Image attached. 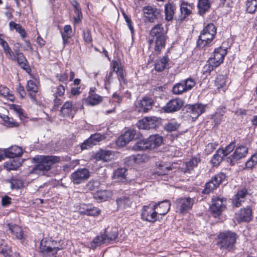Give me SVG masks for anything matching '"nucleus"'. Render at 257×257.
Instances as JSON below:
<instances>
[{"mask_svg": "<svg viewBox=\"0 0 257 257\" xmlns=\"http://www.w3.org/2000/svg\"><path fill=\"white\" fill-rule=\"evenodd\" d=\"M27 90L30 92L29 96L33 101H36V93L38 92V86L36 81L30 80L27 82Z\"/></svg>", "mask_w": 257, "mask_h": 257, "instance_id": "7c9ffc66", "label": "nucleus"}, {"mask_svg": "<svg viewBox=\"0 0 257 257\" xmlns=\"http://www.w3.org/2000/svg\"><path fill=\"white\" fill-rule=\"evenodd\" d=\"M198 13L199 15H204L210 9V3L209 0H198L197 4Z\"/></svg>", "mask_w": 257, "mask_h": 257, "instance_id": "473e14b6", "label": "nucleus"}, {"mask_svg": "<svg viewBox=\"0 0 257 257\" xmlns=\"http://www.w3.org/2000/svg\"><path fill=\"white\" fill-rule=\"evenodd\" d=\"M154 104L153 100L148 97H144L140 101L138 107L139 112H147L152 108Z\"/></svg>", "mask_w": 257, "mask_h": 257, "instance_id": "5701e85b", "label": "nucleus"}, {"mask_svg": "<svg viewBox=\"0 0 257 257\" xmlns=\"http://www.w3.org/2000/svg\"><path fill=\"white\" fill-rule=\"evenodd\" d=\"M257 164V153L252 155L251 157L246 162L245 168L247 169H252Z\"/></svg>", "mask_w": 257, "mask_h": 257, "instance_id": "09e8293b", "label": "nucleus"}, {"mask_svg": "<svg viewBox=\"0 0 257 257\" xmlns=\"http://www.w3.org/2000/svg\"><path fill=\"white\" fill-rule=\"evenodd\" d=\"M222 150L219 149H218L215 155L213 156L211 161L213 165H218L222 161L224 156L222 155Z\"/></svg>", "mask_w": 257, "mask_h": 257, "instance_id": "37998d69", "label": "nucleus"}, {"mask_svg": "<svg viewBox=\"0 0 257 257\" xmlns=\"http://www.w3.org/2000/svg\"><path fill=\"white\" fill-rule=\"evenodd\" d=\"M236 220L239 222H249L252 218V210L249 207L241 209L235 213Z\"/></svg>", "mask_w": 257, "mask_h": 257, "instance_id": "a211bd4d", "label": "nucleus"}, {"mask_svg": "<svg viewBox=\"0 0 257 257\" xmlns=\"http://www.w3.org/2000/svg\"><path fill=\"white\" fill-rule=\"evenodd\" d=\"M1 117L3 119L4 122V124L8 127H17L19 125L18 122L15 121L12 117H10L8 115L3 114L1 115Z\"/></svg>", "mask_w": 257, "mask_h": 257, "instance_id": "a19ab883", "label": "nucleus"}, {"mask_svg": "<svg viewBox=\"0 0 257 257\" xmlns=\"http://www.w3.org/2000/svg\"><path fill=\"white\" fill-rule=\"evenodd\" d=\"M116 203L118 208H125L131 205V201L129 197L122 196L116 199Z\"/></svg>", "mask_w": 257, "mask_h": 257, "instance_id": "58836bf2", "label": "nucleus"}, {"mask_svg": "<svg viewBox=\"0 0 257 257\" xmlns=\"http://www.w3.org/2000/svg\"><path fill=\"white\" fill-rule=\"evenodd\" d=\"M180 126V124L174 119L170 120L165 125V129L168 132H173L176 131Z\"/></svg>", "mask_w": 257, "mask_h": 257, "instance_id": "c03bdc74", "label": "nucleus"}, {"mask_svg": "<svg viewBox=\"0 0 257 257\" xmlns=\"http://www.w3.org/2000/svg\"><path fill=\"white\" fill-rule=\"evenodd\" d=\"M156 171V174L158 175H165L168 173V172L171 170V168L170 167H166L164 165H159V168Z\"/></svg>", "mask_w": 257, "mask_h": 257, "instance_id": "4d7b16f0", "label": "nucleus"}, {"mask_svg": "<svg viewBox=\"0 0 257 257\" xmlns=\"http://www.w3.org/2000/svg\"><path fill=\"white\" fill-rule=\"evenodd\" d=\"M126 169L123 168H118L113 172V178L118 181H122L125 179Z\"/></svg>", "mask_w": 257, "mask_h": 257, "instance_id": "79ce46f5", "label": "nucleus"}, {"mask_svg": "<svg viewBox=\"0 0 257 257\" xmlns=\"http://www.w3.org/2000/svg\"><path fill=\"white\" fill-rule=\"evenodd\" d=\"M169 59L168 56H164L158 59L155 66V69L157 71L162 72L165 69L169 68Z\"/></svg>", "mask_w": 257, "mask_h": 257, "instance_id": "c756f323", "label": "nucleus"}, {"mask_svg": "<svg viewBox=\"0 0 257 257\" xmlns=\"http://www.w3.org/2000/svg\"><path fill=\"white\" fill-rule=\"evenodd\" d=\"M100 185V182L98 180H90L86 185L87 189L94 190L97 189Z\"/></svg>", "mask_w": 257, "mask_h": 257, "instance_id": "13d9d810", "label": "nucleus"}, {"mask_svg": "<svg viewBox=\"0 0 257 257\" xmlns=\"http://www.w3.org/2000/svg\"><path fill=\"white\" fill-rule=\"evenodd\" d=\"M227 77L225 75H219L216 78L215 85L218 89L223 88L225 86Z\"/></svg>", "mask_w": 257, "mask_h": 257, "instance_id": "49530a36", "label": "nucleus"}, {"mask_svg": "<svg viewBox=\"0 0 257 257\" xmlns=\"http://www.w3.org/2000/svg\"><path fill=\"white\" fill-rule=\"evenodd\" d=\"M57 77L58 78L59 81L67 83L69 79L68 70H66L65 72L61 74L59 76L57 75Z\"/></svg>", "mask_w": 257, "mask_h": 257, "instance_id": "69168bd1", "label": "nucleus"}, {"mask_svg": "<svg viewBox=\"0 0 257 257\" xmlns=\"http://www.w3.org/2000/svg\"><path fill=\"white\" fill-rule=\"evenodd\" d=\"M172 91L175 94H180L187 91L183 81L175 84L172 88Z\"/></svg>", "mask_w": 257, "mask_h": 257, "instance_id": "de8ad7c7", "label": "nucleus"}, {"mask_svg": "<svg viewBox=\"0 0 257 257\" xmlns=\"http://www.w3.org/2000/svg\"><path fill=\"white\" fill-rule=\"evenodd\" d=\"M65 88L62 85H59L56 88V92L54 94L55 97H58V96H61L64 95L65 93Z\"/></svg>", "mask_w": 257, "mask_h": 257, "instance_id": "052dcab7", "label": "nucleus"}, {"mask_svg": "<svg viewBox=\"0 0 257 257\" xmlns=\"http://www.w3.org/2000/svg\"><path fill=\"white\" fill-rule=\"evenodd\" d=\"M110 192L107 190H100L97 191L94 194V197L95 199L99 201H106L109 197Z\"/></svg>", "mask_w": 257, "mask_h": 257, "instance_id": "4c0bfd02", "label": "nucleus"}, {"mask_svg": "<svg viewBox=\"0 0 257 257\" xmlns=\"http://www.w3.org/2000/svg\"><path fill=\"white\" fill-rule=\"evenodd\" d=\"M158 205L151 204L149 205L144 206L142 209V219L144 220L154 223L157 220Z\"/></svg>", "mask_w": 257, "mask_h": 257, "instance_id": "9d476101", "label": "nucleus"}, {"mask_svg": "<svg viewBox=\"0 0 257 257\" xmlns=\"http://www.w3.org/2000/svg\"><path fill=\"white\" fill-rule=\"evenodd\" d=\"M167 38L166 33L161 24H158L152 28L149 37V44L150 47L154 45V51L156 54H160L165 47Z\"/></svg>", "mask_w": 257, "mask_h": 257, "instance_id": "f257e3e1", "label": "nucleus"}, {"mask_svg": "<svg viewBox=\"0 0 257 257\" xmlns=\"http://www.w3.org/2000/svg\"><path fill=\"white\" fill-rule=\"evenodd\" d=\"M226 199L215 196L212 198L210 209L215 216H218L226 208Z\"/></svg>", "mask_w": 257, "mask_h": 257, "instance_id": "f8f14e48", "label": "nucleus"}, {"mask_svg": "<svg viewBox=\"0 0 257 257\" xmlns=\"http://www.w3.org/2000/svg\"><path fill=\"white\" fill-rule=\"evenodd\" d=\"M83 40L86 43L90 44L92 42V37L91 31L89 29H86L83 31Z\"/></svg>", "mask_w": 257, "mask_h": 257, "instance_id": "5fc2aeb1", "label": "nucleus"}, {"mask_svg": "<svg viewBox=\"0 0 257 257\" xmlns=\"http://www.w3.org/2000/svg\"><path fill=\"white\" fill-rule=\"evenodd\" d=\"M15 61H17L19 66L22 69L26 71L30 70L27 60L22 53L16 52V60Z\"/></svg>", "mask_w": 257, "mask_h": 257, "instance_id": "cd10ccee", "label": "nucleus"}, {"mask_svg": "<svg viewBox=\"0 0 257 257\" xmlns=\"http://www.w3.org/2000/svg\"><path fill=\"white\" fill-rule=\"evenodd\" d=\"M158 124L157 118L156 117H147L138 120L136 126L140 130H151L156 128Z\"/></svg>", "mask_w": 257, "mask_h": 257, "instance_id": "2eb2a0df", "label": "nucleus"}, {"mask_svg": "<svg viewBox=\"0 0 257 257\" xmlns=\"http://www.w3.org/2000/svg\"><path fill=\"white\" fill-rule=\"evenodd\" d=\"M90 176V172L87 169L83 168L77 170L71 175V179L74 184H79L84 182Z\"/></svg>", "mask_w": 257, "mask_h": 257, "instance_id": "ddd939ff", "label": "nucleus"}, {"mask_svg": "<svg viewBox=\"0 0 257 257\" xmlns=\"http://www.w3.org/2000/svg\"><path fill=\"white\" fill-rule=\"evenodd\" d=\"M90 140L92 142L93 145H96L99 142L102 141L105 139L104 135H102L100 134L96 133L93 135H91L89 137Z\"/></svg>", "mask_w": 257, "mask_h": 257, "instance_id": "3c124183", "label": "nucleus"}, {"mask_svg": "<svg viewBox=\"0 0 257 257\" xmlns=\"http://www.w3.org/2000/svg\"><path fill=\"white\" fill-rule=\"evenodd\" d=\"M84 210L81 209L79 210L80 213L81 214H86L88 216H97L100 213V210L97 207H93L91 208L88 205H84Z\"/></svg>", "mask_w": 257, "mask_h": 257, "instance_id": "72a5a7b5", "label": "nucleus"}, {"mask_svg": "<svg viewBox=\"0 0 257 257\" xmlns=\"http://www.w3.org/2000/svg\"><path fill=\"white\" fill-rule=\"evenodd\" d=\"M12 203V199L8 196H5L2 198V205L4 207H7Z\"/></svg>", "mask_w": 257, "mask_h": 257, "instance_id": "338daca9", "label": "nucleus"}, {"mask_svg": "<svg viewBox=\"0 0 257 257\" xmlns=\"http://www.w3.org/2000/svg\"><path fill=\"white\" fill-rule=\"evenodd\" d=\"M184 104V101L180 98H175L170 100L163 107L165 112L171 113L180 110Z\"/></svg>", "mask_w": 257, "mask_h": 257, "instance_id": "f3484780", "label": "nucleus"}, {"mask_svg": "<svg viewBox=\"0 0 257 257\" xmlns=\"http://www.w3.org/2000/svg\"><path fill=\"white\" fill-rule=\"evenodd\" d=\"M22 148L16 146L6 149L5 151L6 157L10 158H15L20 157L22 156Z\"/></svg>", "mask_w": 257, "mask_h": 257, "instance_id": "a878e982", "label": "nucleus"}, {"mask_svg": "<svg viewBox=\"0 0 257 257\" xmlns=\"http://www.w3.org/2000/svg\"><path fill=\"white\" fill-rule=\"evenodd\" d=\"M158 205L157 214L161 215L166 214L170 209L171 203L168 200L161 201Z\"/></svg>", "mask_w": 257, "mask_h": 257, "instance_id": "c85d7f7f", "label": "nucleus"}, {"mask_svg": "<svg viewBox=\"0 0 257 257\" xmlns=\"http://www.w3.org/2000/svg\"><path fill=\"white\" fill-rule=\"evenodd\" d=\"M136 135V131L129 130L117 139L116 143L118 146L122 147L132 141Z\"/></svg>", "mask_w": 257, "mask_h": 257, "instance_id": "6ab92c4d", "label": "nucleus"}, {"mask_svg": "<svg viewBox=\"0 0 257 257\" xmlns=\"http://www.w3.org/2000/svg\"><path fill=\"white\" fill-rule=\"evenodd\" d=\"M235 147V143L234 142H232L229 145L226 146L224 149H221L223 152V156L225 157L227 156L234 149Z\"/></svg>", "mask_w": 257, "mask_h": 257, "instance_id": "603ef678", "label": "nucleus"}, {"mask_svg": "<svg viewBox=\"0 0 257 257\" xmlns=\"http://www.w3.org/2000/svg\"><path fill=\"white\" fill-rule=\"evenodd\" d=\"M225 178L226 175L222 172L215 175L211 180L206 183L202 193L204 194H209L216 189L225 180Z\"/></svg>", "mask_w": 257, "mask_h": 257, "instance_id": "6e6552de", "label": "nucleus"}, {"mask_svg": "<svg viewBox=\"0 0 257 257\" xmlns=\"http://www.w3.org/2000/svg\"><path fill=\"white\" fill-rule=\"evenodd\" d=\"M248 153V148L245 146L240 145L235 148L232 154L226 158L227 162L233 166L245 158Z\"/></svg>", "mask_w": 257, "mask_h": 257, "instance_id": "0eeeda50", "label": "nucleus"}, {"mask_svg": "<svg viewBox=\"0 0 257 257\" xmlns=\"http://www.w3.org/2000/svg\"><path fill=\"white\" fill-rule=\"evenodd\" d=\"M216 34V28L213 23L208 24L201 32L197 42L200 48L208 47L211 45Z\"/></svg>", "mask_w": 257, "mask_h": 257, "instance_id": "20e7f679", "label": "nucleus"}, {"mask_svg": "<svg viewBox=\"0 0 257 257\" xmlns=\"http://www.w3.org/2000/svg\"><path fill=\"white\" fill-rule=\"evenodd\" d=\"M218 143L216 142H213L208 143L205 147V152L206 154L208 155L211 154L216 148Z\"/></svg>", "mask_w": 257, "mask_h": 257, "instance_id": "bf43d9fd", "label": "nucleus"}, {"mask_svg": "<svg viewBox=\"0 0 257 257\" xmlns=\"http://www.w3.org/2000/svg\"><path fill=\"white\" fill-rule=\"evenodd\" d=\"M206 106V104L197 103L193 104H187L185 108L188 115L190 116L193 120H195L205 111Z\"/></svg>", "mask_w": 257, "mask_h": 257, "instance_id": "1a4fd4ad", "label": "nucleus"}, {"mask_svg": "<svg viewBox=\"0 0 257 257\" xmlns=\"http://www.w3.org/2000/svg\"><path fill=\"white\" fill-rule=\"evenodd\" d=\"M183 82L187 91L191 90L195 85L194 80L191 78H189L186 80H183Z\"/></svg>", "mask_w": 257, "mask_h": 257, "instance_id": "6e6d98bb", "label": "nucleus"}, {"mask_svg": "<svg viewBox=\"0 0 257 257\" xmlns=\"http://www.w3.org/2000/svg\"><path fill=\"white\" fill-rule=\"evenodd\" d=\"M6 56L10 60L14 61L16 60V54L12 51L10 47H9L8 49L5 50L4 51Z\"/></svg>", "mask_w": 257, "mask_h": 257, "instance_id": "680f3d73", "label": "nucleus"}, {"mask_svg": "<svg viewBox=\"0 0 257 257\" xmlns=\"http://www.w3.org/2000/svg\"><path fill=\"white\" fill-rule=\"evenodd\" d=\"M8 227L11 232L15 236V238L23 242L26 238V235L23 231L22 228L16 224H8Z\"/></svg>", "mask_w": 257, "mask_h": 257, "instance_id": "aec40b11", "label": "nucleus"}, {"mask_svg": "<svg viewBox=\"0 0 257 257\" xmlns=\"http://www.w3.org/2000/svg\"><path fill=\"white\" fill-rule=\"evenodd\" d=\"M93 144L91 141L90 140L89 138L85 140L83 143L81 144V150H84L87 149L89 148H91L93 146Z\"/></svg>", "mask_w": 257, "mask_h": 257, "instance_id": "0e129e2a", "label": "nucleus"}, {"mask_svg": "<svg viewBox=\"0 0 257 257\" xmlns=\"http://www.w3.org/2000/svg\"><path fill=\"white\" fill-rule=\"evenodd\" d=\"M10 183L12 189H18L23 186V180L16 177H13L10 180Z\"/></svg>", "mask_w": 257, "mask_h": 257, "instance_id": "a18cd8bd", "label": "nucleus"}, {"mask_svg": "<svg viewBox=\"0 0 257 257\" xmlns=\"http://www.w3.org/2000/svg\"><path fill=\"white\" fill-rule=\"evenodd\" d=\"M102 101V97L96 94L93 88H91L89 92V95L86 98V103L90 105H98Z\"/></svg>", "mask_w": 257, "mask_h": 257, "instance_id": "b1692460", "label": "nucleus"}, {"mask_svg": "<svg viewBox=\"0 0 257 257\" xmlns=\"http://www.w3.org/2000/svg\"><path fill=\"white\" fill-rule=\"evenodd\" d=\"M147 140L149 149H152L161 145L163 142V138L162 137L156 135L150 136L149 138L147 139Z\"/></svg>", "mask_w": 257, "mask_h": 257, "instance_id": "bb28decb", "label": "nucleus"}, {"mask_svg": "<svg viewBox=\"0 0 257 257\" xmlns=\"http://www.w3.org/2000/svg\"><path fill=\"white\" fill-rule=\"evenodd\" d=\"M194 200L190 197L180 198L176 200V205L177 209L181 213H186L191 209Z\"/></svg>", "mask_w": 257, "mask_h": 257, "instance_id": "4468645a", "label": "nucleus"}, {"mask_svg": "<svg viewBox=\"0 0 257 257\" xmlns=\"http://www.w3.org/2000/svg\"><path fill=\"white\" fill-rule=\"evenodd\" d=\"M213 57L209 59L210 62L213 64L215 67L219 66L224 60L225 56L227 54V50L223 47H219L215 49Z\"/></svg>", "mask_w": 257, "mask_h": 257, "instance_id": "dca6fc26", "label": "nucleus"}, {"mask_svg": "<svg viewBox=\"0 0 257 257\" xmlns=\"http://www.w3.org/2000/svg\"><path fill=\"white\" fill-rule=\"evenodd\" d=\"M193 9V5L187 2H182L180 5V11L183 19L189 16Z\"/></svg>", "mask_w": 257, "mask_h": 257, "instance_id": "2f4dec72", "label": "nucleus"}, {"mask_svg": "<svg viewBox=\"0 0 257 257\" xmlns=\"http://www.w3.org/2000/svg\"><path fill=\"white\" fill-rule=\"evenodd\" d=\"M0 94L5 97H8L11 100L14 97L13 95L10 94L9 89L4 86H0Z\"/></svg>", "mask_w": 257, "mask_h": 257, "instance_id": "864d4df0", "label": "nucleus"}, {"mask_svg": "<svg viewBox=\"0 0 257 257\" xmlns=\"http://www.w3.org/2000/svg\"><path fill=\"white\" fill-rule=\"evenodd\" d=\"M216 244L223 251L233 252L235 249L237 234L231 231L220 232L217 236Z\"/></svg>", "mask_w": 257, "mask_h": 257, "instance_id": "f03ea898", "label": "nucleus"}, {"mask_svg": "<svg viewBox=\"0 0 257 257\" xmlns=\"http://www.w3.org/2000/svg\"><path fill=\"white\" fill-rule=\"evenodd\" d=\"M209 63L207 64H206L204 68H203V73H209L211 71H212L214 68H216V67H215L213 66V64L211 63L210 61H208Z\"/></svg>", "mask_w": 257, "mask_h": 257, "instance_id": "e2e57ef3", "label": "nucleus"}, {"mask_svg": "<svg viewBox=\"0 0 257 257\" xmlns=\"http://www.w3.org/2000/svg\"><path fill=\"white\" fill-rule=\"evenodd\" d=\"M77 110V108L74 106L72 101H67L62 106L60 112L64 116H72Z\"/></svg>", "mask_w": 257, "mask_h": 257, "instance_id": "412c9836", "label": "nucleus"}, {"mask_svg": "<svg viewBox=\"0 0 257 257\" xmlns=\"http://www.w3.org/2000/svg\"><path fill=\"white\" fill-rule=\"evenodd\" d=\"M57 242L52 240V238H44L41 240L40 250L44 257H56L58 250L62 247L55 246Z\"/></svg>", "mask_w": 257, "mask_h": 257, "instance_id": "423d86ee", "label": "nucleus"}, {"mask_svg": "<svg viewBox=\"0 0 257 257\" xmlns=\"http://www.w3.org/2000/svg\"><path fill=\"white\" fill-rule=\"evenodd\" d=\"M246 6L248 13H253L257 9V0H247Z\"/></svg>", "mask_w": 257, "mask_h": 257, "instance_id": "8fccbe9b", "label": "nucleus"}, {"mask_svg": "<svg viewBox=\"0 0 257 257\" xmlns=\"http://www.w3.org/2000/svg\"><path fill=\"white\" fill-rule=\"evenodd\" d=\"M247 194V190L245 188L239 190L232 199L233 206L236 207L241 206L242 202L244 201L245 197Z\"/></svg>", "mask_w": 257, "mask_h": 257, "instance_id": "4be33fe9", "label": "nucleus"}, {"mask_svg": "<svg viewBox=\"0 0 257 257\" xmlns=\"http://www.w3.org/2000/svg\"><path fill=\"white\" fill-rule=\"evenodd\" d=\"M37 165L31 171L32 174L44 175L49 171L52 166L59 162L60 159L59 157L55 156H40L35 158Z\"/></svg>", "mask_w": 257, "mask_h": 257, "instance_id": "7ed1b4c3", "label": "nucleus"}, {"mask_svg": "<svg viewBox=\"0 0 257 257\" xmlns=\"http://www.w3.org/2000/svg\"><path fill=\"white\" fill-rule=\"evenodd\" d=\"M201 161L199 157H194L192 158L189 161L185 163V171L188 172L192 170L196 167Z\"/></svg>", "mask_w": 257, "mask_h": 257, "instance_id": "c9c22d12", "label": "nucleus"}, {"mask_svg": "<svg viewBox=\"0 0 257 257\" xmlns=\"http://www.w3.org/2000/svg\"><path fill=\"white\" fill-rule=\"evenodd\" d=\"M61 36L63 39V44L65 47L66 44L69 43V39L70 38V35L65 34L64 33L61 32Z\"/></svg>", "mask_w": 257, "mask_h": 257, "instance_id": "774afa93", "label": "nucleus"}, {"mask_svg": "<svg viewBox=\"0 0 257 257\" xmlns=\"http://www.w3.org/2000/svg\"><path fill=\"white\" fill-rule=\"evenodd\" d=\"M145 17L150 23H153L155 20L162 19V15L160 10L154 6H146L143 8Z\"/></svg>", "mask_w": 257, "mask_h": 257, "instance_id": "9b49d317", "label": "nucleus"}, {"mask_svg": "<svg viewBox=\"0 0 257 257\" xmlns=\"http://www.w3.org/2000/svg\"><path fill=\"white\" fill-rule=\"evenodd\" d=\"M125 163L128 165H133L135 164H139L143 160V156L140 154L132 155L126 157Z\"/></svg>", "mask_w": 257, "mask_h": 257, "instance_id": "e433bc0d", "label": "nucleus"}, {"mask_svg": "<svg viewBox=\"0 0 257 257\" xmlns=\"http://www.w3.org/2000/svg\"><path fill=\"white\" fill-rule=\"evenodd\" d=\"M112 151L100 150L94 155V159L96 161H102L103 162L109 161L113 156Z\"/></svg>", "mask_w": 257, "mask_h": 257, "instance_id": "393cba45", "label": "nucleus"}, {"mask_svg": "<svg viewBox=\"0 0 257 257\" xmlns=\"http://www.w3.org/2000/svg\"><path fill=\"white\" fill-rule=\"evenodd\" d=\"M118 236L117 229L115 227L110 229H105L103 233L95 237L91 242V248L94 249L98 246L115 240Z\"/></svg>", "mask_w": 257, "mask_h": 257, "instance_id": "39448f33", "label": "nucleus"}, {"mask_svg": "<svg viewBox=\"0 0 257 257\" xmlns=\"http://www.w3.org/2000/svg\"><path fill=\"white\" fill-rule=\"evenodd\" d=\"M133 149L136 151H145L150 149L147 139L138 141L134 146Z\"/></svg>", "mask_w": 257, "mask_h": 257, "instance_id": "ea45409f", "label": "nucleus"}, {"mask_svg": "<svg viewBox=\"0 0 257 257\" xmlns=\"http://www.w3.org/2000/svg\"><path fill=\"white\" fill-rule=\"evenodd\" d=\"M175 6L170 3L167 4L165 6V19L167 21H171L174 15Z\"/></svg>", "mask_w": 257, "mask_h": 257, "instance_id": "f704fd0d", "label": "nucleus"}]
</instances>
